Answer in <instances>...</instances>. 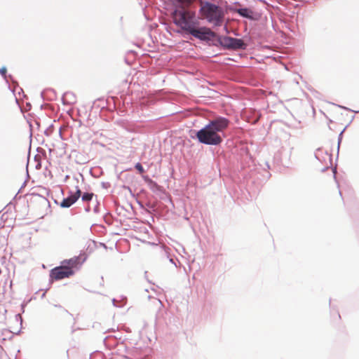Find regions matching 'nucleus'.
Instances as JSON below:
<instances>
[{
	"instance_id": "obj_13",
	"label": "nucleus",
	"mask_w": 359,
	"mask_h": 359,
	"mask_svg": "<svg viewBox=\"0 0 359 359\" xmlns=\"http://www.w3.org/2000/svg\"><path fill=\"white\" fill-rule=\"evenodd\" d=\"M6 67H3L0 69V73L3 75V76H5L6 74Z\"/></svg>"
},
{
	"instance_id": "obj_6",
	"label": "nucleus",
	"mask_w": 359,
	"mask_h": 359,
	"mask_svg": "<svg viewBox=\"0 0 359 359\" xmlns=\"http://www.w3.org/2000/svg\"><path fill=\"white\" fill-rule=\"evenodd\" d=\"M189 33L193 35L194 37L201 40H210L212 38L215 36V32L211 31L210 28L205 27L196 28L194 26H193Z\"/></svg>"
},
{
	"instance_id": "obj_10",
	"label": "nucleus",
	"mask_w": 359,
	"mask_h": 359,
	"mask_svg": "<svg viewBox=\"0 0 359 359\" xmlns=\"http://www.w3.org/2000/svg\"><path fill=\"white\" fill-rule=\"evenodd\" d=\"M237 13L243 17L251 18L252 11L248 8H239L237 10Z\"/></svg>"
},
{
	"instance_id": "obj_5",
	"label": "nucleus",
	"mask_w": 359,
	"mask_h": 359,
	"mask_svg": "<svg viewBox=\"0 0 359 359\" xmlns=\"http://www.w3.org/2000/svg\"><path fill=\"white\" fill-rule=\"evenodd\" d=\"M221 45L228 49H245V44L240 39L232 38L230 36H223L220 39Z\"/></svg>"
},
{
	"instance_id": "obj_3",
	"label": "nucleus",
	"mask_w": 359,
	"mask_h": 359,
	"mask_svg": "<svg viewBox=\"0 0 359 359\" xmlns=\"http://www.w3.org/2000/svg\"><path fill=\"white\" fill-rule=\"evenodd\" d=\"M173 21L182 29L189 32L195 25V13L185 8H178L172 13Z\"/></svg>"
},
{
	"instance_id": "obj_4",
	"label": "nucleus",
	"mask_w": 359,
	"mask_h": 359,
	"mask_svg": "<svg viewBox=\"0 0 359 359\" xmlns=\"http://www.w3.org/2000/svg\"><path fill=\"white\" fill-rule=\"evenodd\" d=\"M74 274V270H72L70 267H67L65 264H62L61 266H56L51 269L50 277L52 280H60L69 278Z\"/></svg>"
},
{
	"instance_id": "obj_11",
	"label": "nucleus",
	"mask_w": 359,
	"mask_h": 359,
	"mask_svg": "<svg viewBox=\"0 0 359 359\" xmlns=\"http://www.w3.org/2000/svg\"><path fill=\"white\" fill-rule=\"evenodd\" d=\"M93 196V194H92V193H85L82 196V200L83 201H90L92 200Z\"/></svg>"
},
{
	"instance_id": "obj_1",
	"label": "nucleus",
	"mask_w": 359,
	"mask_h": 359,
	"mask_svg": "<svg viewBox=\"0 0 359 359\" xmlns=\"http://www.w3.org/2000/svg\"><path fill=\"white\" fill-rule=\"evenodd\" d=\"M229 124V121L226 118H217L198 130L196 133V137L201 143L218 145L223 140L220 133L228 128Z\"/></svg>"
},
{
	"instance_id": "obj_2",
	"label": "nucleus",
	"mask_w": 359,
	"mask_h": 359,
	"mask_svg": "<svg viewBox=\"0 0 359 359\" xmlns=\"http://www.w3.org/2000/svg\"><path fill=\"white\" fill-rule=\"evenodd\" d=\"M201 14L204 19L215 26H221L224 21L223 9L210 2H201Z\"/></svg>"
},
{
	"instance_id": "obj_7",
	"label": "nucleus",
	"mask_w": 359,
	"mask_h": 359,
	"mask_svg": "<svg viewBox=\"0 0 359 359\" xmlns=\"http://www.w3.org/2000/svg\"><path fill=\"white\" fill-rule=\"evenodd\" d=\"M87 256L84 253H81L78 256H75L69 259L62 261V264H65L67 267H70L72 270L79 267L86 260Z\"/></svg>"
},
{
	"instance_id": "obj_12",
	"label": "nucleus",
	"mask_w": 359,
	"mask_h": 359,
	"mask_svg": "<svg viewBox=\"0 0 359 359\" xmlns=\"http://www.w3.org/2000/svg\"><path fill=\"white\" fill-rule=\"evenodd\" d=\"M135 167L139 171V172L140 174H142L143 172H144V169L143 168L142 165L140 163H136Z\"/></svg>"
},
{
	"instance_id": "obj_9",
	"label": "nucleus",
	"mask_w": 359,
	"mask_h": 359,
	"mask_svg": "<svg viewBox=\"0 0 359 359\" xmlns=\"http://www.w3.org/2000/svg\"><path fill=\"white\" fill-rule=\"evenodd\" d=\"M195 0H172L176 6L185 8L191 5Z\"/></svg>"
},
{
	"instance_id": "obj_8",
	"label": "nucleus",
	"mask_w": 359,
	"mask_h": 359,
	"mask_svg": "<svg viewBox=\"0 0 359 359\" xmlns=\"http://www.w3.org/2000/svg\"><path fill=\"white\" fill-rule=\"evenodd\" d=\"M81 191L79 189H77L74 194H72L69 197L64 198L60 203V206L62 208H69L74 204L81 196Z\"/></svg>"
}]
</instances>
